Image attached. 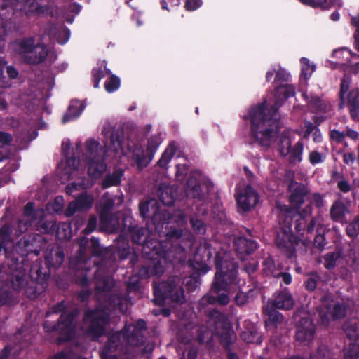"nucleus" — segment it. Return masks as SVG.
<instances>
[{"label": "nucleus", "instance_id": "nucleus-1", "mask_svg": "<svg viewBox=\"0 0 359 359\" xmlns=\"http://www.w3.org/2000/svg\"><path fill=\"white\" fill-rule=\"evenodd\" d=\"M229 256L216 257L217 271L215 280L210 291V294L202 299L203 302L215 304L218 302L222 305L227 304L229 295L238 290L236 282V271L233 262L228 259Z\"/></svg>", "mask_w": 359, "mask_h": 359}, {"label": "nucleus", "instance_id": "nucleus-2", "mask_svg": "<svg viewBox=\"0 0 359 359\" xmlns=\"http://www.w3.org/2000/svg\"><path fill=\"white\" fill-rule=\"evenodd\" d=\"M213 334L220 336L222 343L226 346L231 343L235 338L229 322L218 311H214L211 314L205 326L186 328L178 334L177 337L184 344L189 343L194 337H196L199 342L204 343L208 342Z\"/></svg>", "mask_w": 359, "mask_h": 359}, {"label": "nucleus", "instance_id": "nucleus-3", "mask_svg": "<svg viewBox=\"0 0 359 359\" xmlns=\"http://www.w3.org/2000/svg\"><path fill=\"white\" fill-rule=\"evenodd\" d=\"M249 116L255 138L262 146L269 147L274 142L278 131L279 116L276 108H271L268 116L265 114L264 103L252 109Z\"/></svg>", "mask_w": 359, "mask_h": 359}, {"label": "nucleus", "instance_id": "nucleus-4", "mask_svg": "<svg viewBox=\"0 0 359 359\" xmlns=\"http://www.w3.org/2000/svg\"><path fill=\"white\" fill-rule=\"evenodd\" d=\"M13 48L22 60L29 64H38L45 60L48 55L46 47L43 44H35L32 38L15 42Z\"/></svg>", "mask_w": 359, "mask_h": 359}, {"label": "nucleus", "instance_id": "nucleus-5", "mask_svg": "<svg viewBox=\"0 0 359 359\" xmlns=\"http://www.w3.org/2000/svg\"><path fill=\"white\" fill-rule=\"evenodd\" d=\"M104 153L95 140H90L86 142L85 161L88 163V173L90 177L98 178L105 171L107 166L103 160Z\"/></svg>", "mask_w": 359, "mask_h": 359}, {"label": "nucleus", "instance_id": "nucleus-6", "mask_svg": "<svg viewBox=\"0 0 359 359\" xmlns=\"http://www.w3.org/2000/svg\"><path fill=\"white\" fill-rule=\"evenodd\" d=\"M180 282L179 278H173L168 283H161L156 286L154 302L156 304H161L163 301L170 297L172 302L182 303L184 296Z\"/></svg>", "mask_w": 359, "mask_h": 359}, {"label": "nucleus", "instance_id": "nucleus-7", "mask_svg": "<svg viewBox=\"0 0 359 359\" xmlns=\"http://www.w3.org/2000/svg\"><path fill=\"white\" fill-rule=\"evenodd\" d=\"M109 313L96 309L87 311L84 318L83 329L92 337H97L104 333L105 325L108 323Z\"/></svg>", "mask_w": 359, "mask_h": 359}, {"label": "nucleus", "instance_id": "nucleus-8", "mask_svg": "<svg viewBox=\"0 0 359 359\" xmlns=\"http://www.w3.org/2000/svg\"><path fill=\"white\" fill-rule=\"evenodd\" d=\"M300 319L297 325L296 339L302 344H310L314 336L313 315L306 311L299 312Z\"/></svg>", "mask_w": 359, "mask_h": 359}, {"label": "nucleus", "instance_id": "nucleus-9", "mask_svg": "<svg viewBox=\"0 0 359 359\" xmlns=\"http://www.w3.org/2000/svg\"><path fill=\"white\" fill-rule=\"evenodd\" d=\"M235 198L238 206L243 211H249L256 205L258 201V194L250 185L238 187Z\"/></svg>", "mask_w": 359, "mask_h": 359}, {"label": "nucleus", "instance_id": "nucleus-10", "mask_svg": "<svg viewBox=\"0 0 359 359\" xmlns=\"http://www.w3.org/2000/svg\"><path fill=\"white\" fill-rule=\"evenodd\" d=\"M297 241L290 226L283 228L277 234L276 245L287 257H291L294 251Z\"/></svg>", "mask_w": 359, "mask_h": 359}, {"label": "nucleus", "instance_id": "nucleus-11", "mask_svg": "<svg viewBox=\"0 0 359 359\" xmlns=\"http://www.w3.org/2000/svg\"><path fill=\"white\" fill-rule=\"evenodd\" d=\"M146 323L144 320H140L137 321L136 325L126 326L123 330L118 334L116 337L124 338L128 344L133 346H137L142 343L143 337L142 331L145 330Z\"/></svg>", "mask_w": 359, "mask_h": 359}, {"label": "nucleus", "instance_id": "nucleus-12", "mask_svg": "<svg viewBox=\"0 0 359 359\" xmlns=\"http://www.w3.org/2000/svg\"><path fill=\"white\" fill-rule=\"evenodd\" d=\"M160 143L158 137H152L148 142L145 152H142L140 149H137L133 152V158L139 168L145 167L152 160Z\"/></svg>", "mask_w": 359, "mask_h": 359}, {"label": "nucleus", "instance_id": "nucleus-13", "mask_svg": "<svg viewBox=\"0 0 359 359\" xmlns=\"http://www.w3.org/2000/svg\"><path fill=\"white\" fill-rule=\"evenodd\" d=\"M290 139L287 136L281 137L278 144L280 154L283 156L290 154V160L294 163L299 161L301 159L300 156L302 151V143L298 142L296 144L292 149H290Z\"/></svg>", "mask_w": 359, "mask_h": 359}, {"label": "nucleus", "instance_id": "nucleus-14", "mask_svg": "<svg viewBox=\"0 0 359 359\" xmlns=\"http://www.w3.org/2000/svg\"><path fill=\"white\" fill-rule=\"evenodd\" d=\"M327 311L325 313L320 312L321 323L327 325L329 324L330 318L333 320L344 318L346 315L347 307L344 304L336 303L334 305L328 304L326 306Z\"/></svg>", "mask_w": 359, "mask_h": 359}, {"label": "nucleus", "instance_id": "nucleus-15", "mask_svg": "<svg viewBox=\"0 0 359 359\" xmlns=\"http://www.w3.org/2000/svg\"><path fill=\"white\" fill-rule=\"evenodd\" d=\"M77 313L76 311H72L70 313H62L60 316L57 330L62 335V341H67L72 338L74 332V325H73V317Z\"/></svg>", "mask_w": 359, "mask_h": 359}, {"label": "nucleus", "instance_id": "nucleus-16", "mask_svg": "<svg viewBox=\"0 0 359 359\" xmlns=\"http://www.w3.org/2000/svg\"><path fill=\"white\" fill-rule=\"evenodd\" d=\"M93 202L92 196L81 194L75 201L69 203L68 207L65 210V215L71 217L74 215L77 211L86 210L91 208Z\"/></svg>", "mask_w": 359, "mask_h": 359}, {"label": "nucleus", "instance_id": "nucleus-17", "mask_svg": "<svg viewBox=\"0 0 359 359\" xmlns=\"http://www.w3.org/2000/svg\"><path fill=\"white\" fill-rule=\"evenodd\" d=\"M291 195L290 202L293 208H299L300 205L308 200L307 189L300 184H292L290 186Z\"/></svg>", "mask_w": 359, "mask_h": 359}, {"label": "nucleus", "instance_id": "nucleus-18", "mask_svg": "<svg viewBox=\"0 0 359 359\" xmlns=\"http://www.w3.org/2000/svg\"><path fill=\"white\" fill-rule=\"evenodd\" d=\"M348 213V207L340 200L335 201L330 208L331 219L336 222L347 223L346 215Z\"/></svg>", "mask_w": 359, "mask_h": 359}, {"label": "nucleus", "instance_id": "nucleus-19", "mask_svg": "<svg viewBox=\"0 0 359 359\" xmlns=\"http://www.w3.org/2000/svg\"><path fill=\"white\" fill-rule=\"evenodd\" d=\"M201 174L198 172H193L190 174L186 185V192L188 197L198 198L201 196V191L198 183Z\"/></svg>", "mask_w": 359, "mask_h": 359}, {"label": "nucleus", "instance_id": "nucleus-20", "mask_svg": "<svg viewBox=\"0 0 359 359\" xmlns=\"http://www.w3.org/2000/svg\"><path fill=\"white\" fill-rule=\"evenodd\" d=\"M331 110V104L316 96V126L322 123L327 117L326 114ZM316 128V141H317V132Z\"/></svg>", "mask_w": 359, "mask_h": 359}, {"label": "nucleus", "instance_id": "nucleus-21", "mask_svg": "<svg viewBox=\"0 0 359 359\" xmlns=\"http://www.w3.org/2000/svg\"><path fill=\"white\" fill-rule=\"evenodd\" d=\"M347 106L351 118L354 121L359 120V89L354 88L348 94Z\"/></svg>", "mask_w": 359, "mask_h": 359}, {"label": "nucleus", "instance_id": "nucleus-22", "mask_svg": "<svg viewBox=\"0 0 359 359\" xmlns=\"http://www.w3.org/2000/svg\"><path fill=\"white\" fill-rule=\"evenodd\" d=\"M272 305L280 309H290L294 306V300L290 293L283 292L275 298Z\"/></svg>", "mask_w": 359, "mask_h": 359}, {"label": "nucleus", "instance_id": "nucleus-23", "mask_svg": "<svg viewBox=\"0 0 359 359\" xmlns=\"http://www.w3.org/2000/svg\"><path fill=\"white\" fill-rule=\"evenodd\" d=\"M295 94L294 88L291 85H283L277 88L276 91V105L280 106L283 102Z\"/></svg>", "mask_w": 359, "mask_h": 359}, {"label": "nucleus", "instance_id": "nucleus-24", "mask_svg": "<svg viewBox=\"0 0 359 359\" xmlns=\"http://www.w3.org/2000/svg\"><path fill=\"white\" fill-rule=\"evenodd\" d=\"M177 146L175 142H170L165 151L163 152L161 158L158 161V164L163 168H166L168 163L175 154Z\"/></svg>", "mask_w": 359, "mask_h": 359}, {"label": "nucleus", "instance_id": "nucleus-25", "mask_svg": "<svg viewBox=\"0 0 359 359\" xmlns=\"http://www.w3.org/2000/svg\"><path fill=\"white\" fill-rule=\"evenodd\" d=\"M78 168V163L74 158H67L65 163L60 164L59 172L62 178L69 180L72 172Z\"/></svg>", "mask_w": 359, "mask_h": 359}, {"label": "nucleus", "instance_id": "nucleus-26", "mask_svg": "<svg viewBox=\"0 0 359 359\" xmlns=\"http://www.w3.org/2000/svg\"><path fill=\"white\" fill-rule=\"evenodd\" d=\"M235 245L236 250L241 253H250L254 251L257 247V243L254 241L248 240L245 238H239L236 240Z\"/></svg>", "mask_w": 359, "mask_h": 359}, {"label": "nucleus", "instance_id": "nucleus-27", "mask_svg": "<svg viewBox=\"0 0 359 359\" xmlns=\"http://www.w3.org/2000/svg\"><path fill=\"white\" fill-rule=\"evenodd\" d=\"M83 107L80 102L74 100L72 101L68 108V111L62 117V123H65L67 121L76 118L83 111Z\"/></svg>", "mask_w": 359, "mask_h": 359}, {"label": "nucleus", "instance_id": "nucleus-28", "mask_svg": "<svg viewBox=\"0 0 359 359\" xmlns=\"http://www.w3.org/2000/svg\"><path fill=\"white\" fill-rule=\"evenodd\" d=\"M344 330L348 339L357 340L359 338V325L357 323L347 322L344 325Z\"/></svg>", "mask_w": 359, "mask_h": 359}, {"label": "nucleus", "instance_id": "nucleus-29", "mask_svg": "<svg viewBox=\"0 0 359 359\" xmlns=\"http://www.w3.org/2000/svg\"><path fill=\"white\" fill-rule=\"evenodd\" d=\"M123 172L121 170L114 171L111 175H107L102 182L104 188L118 185L121 182Z\"/></svg>", "mask_w": 359, "mask_h": 359}, {"label": "nucleus", "instance_id": "nucleus-30", "mask_svg": "<svg viewBox=\"0 0 359 359\" xmlns=\"http://www.w3.org/2000/svg\"><path fill=\"white\" fill-rule=\"evenodd\" d=\"M242 339L247 343H261L262 340L257 330L254 327L251 330H248L241 333Z\"/></svg>", "mask_w": 359, "mask_h": 359}, {"label": "nucleus", "instance_id": "nucleus-31", "mask_svg": "<svg viewBox=\"0 0 359 359\" xmlns=\"http://www.w3.org/2000/svg\"><path fill=\"white\" fill-rule=\"evenodd\" d=\"M268 318L266 320V326L274 325L276 327L283 321V316L279 312L275 310L266 311Z\"/></svg>", "mask_w": 359, "mask_h": 359}, {"label": "nucleus", "instance_id": "nucleus-32", "mask_svg": "<svg viewBox=\"0 0 359 359\" xmlns=\"http://www.w3.org/2000/svg\"><path fill=\"white\" fill-rule=\"evenodd\" d=\"M324 266L327 269H332L336 266V262L339 258V254L335 252H328L324 255Z\"/></svg>", "mask_w": 359, "mask_h": 359}, {"label": "nucleus", "instance_id": "nucleus-33", "mask_svg": "<svg viewBox=\"0 0 359 359\" xmlns=\"http://www.w3.org/2000/svg\"><path fill=\"white\" fill-rule=\"evenodd\" d=\"M345 359H358L359 358V344H350L347 351L344 353Z\"/></svg>", "mask_w": 359, "mask_h": 359}, {"label": "nucleus", "instance_id": "nucleus-34", "mask_svg": "<svg viewBox=\"0 0 359 359\" xmlns=\"http://www.w3.org/2000/svg\"><path fill=\"white\" fill-rule=\"evenodd\" d=\"M120 86V80L118 78L112 76L110 80L105 83V89L107 92L111 93L118 89Z\"/></svg>", "mask_w": 359, "mask_h": 359}, {"label": "nucleus", "instance_id": "nucleus-35", "mask_svg": "<svg viewBox=\"0 0 359 359\" xmlns=\"http://www.w3.org/2000/svg\"><path fill=\"white\" fill-rule=\"evenodd\" d=\"M9 296V285L7 283L0 286V306L6 303Z\"/></svg>", "mask_w": 359, "mask_h": 359}, {"label": "nucleus", "instance_id": "nucleus-36", "mask_svg": "<svg viewBox=\"0 0 359 359\" xmlns=\"http://www.w3.org/2000/svg\"><path fill=\"white\" fill-rule=\"evenodd\" d=\"M330 139L334 141L336 143H341L345 138V134L343 132H340L337 130H332L330 133Z\"/></svg>", "mask_w": 359, "mask_h": 359}, {"label": "nucleus", "instance_id": "nucleus-37", "mask_svg": "<svg viewBox=\"0 0 359 359\" xmlns=\"http://www.w3.org/2000/svg\"><path fill=\"white\" fill-rule=\"evenodd\" d=\"M327 242L324 233H318L316 234V248L323 250L325 248Z\"/></svg>", "mask_w": 359, "mask_h": 359}, {"label": "nucleus", "instance_id": "nucleus-38", "mask_svg": "<svg viewBox=\"0 0 359 359\" xmlns=\"http://www.w3.org/2000/svg\"><path fill=\"white\" fill-rule=\"evenodd\" d=\"M191 223L194 230L196 232H197L200 234H203L205 233V226L201 220L192 219L191 220Z\"/></svg>", "mask_w": 359, "mask_h": 359}, {"label": "nucleus", "instance_id": "nucleus-39", "mask_svg": "<svg viewBox=\"0 0 359 359\" xmlns=\"http://www.w3.org/2000/svg\"><path fill=\"white\" fill-rule=\"evenodd\" d=\"M113 280L110 278L100 280L97 282V287L101 290H107L113 285Z\"/></svg>", "mask_w": 359, "mask_h": 359}, {"label": "nucleus", "instance_id": "nucleus-40", "mask_svg": "<svg viewBox=\"0 0 359 359\" xmlns=\"http://www.w3.org/2000/svg\"><path fill=\"white\" fill-rule=\"evenodd\" d=\"M333 5L332 0H316V8H320L322 10H328Z\"/></svg>", "mask_w": 359, "mask_h": 359}, {"label": "nucleus", "instance_id": "nucleus-41", "mask_svg": "<svg viewBox=\"0 0 359 359\" xmlns=\"http://www.w3.org/2000/svg\"><path fill=\"white\" fill-rule=\"evenodd\" d=\"M348 90H349V83L344 78L341 82L340 91H339V98L341 102H344L345 95L348 91Z\"/></svg>", "mask_w": 359, "mask_h": 359}, {"label": "nucleus", "instance_id": "nucleus-42", "mask_svg": "<svg viewBox=\"0 0 359 359\" xmlns=\"http://www.w3.org/2000/svg\"><path fill=\"white\" fill-rule=\"evenodd\" d=\"M337 188L344 193H348L351 189V184L346 180L339 181L337 182Z\"/></svg>", "mask_w": 359, "mask_h": 359}, {"label": "nucleus", "instance_id": "nucleus-43", "mask_svg": "<svg viewBox=\"0 0 359 359\" xmlns=\"http://www.w3.org/2000/svg\"><path fill=\"white\" fill-rule=\"evenodd\" d=\"M97 226V219L95 217H91L88 222L86 228L84 229L86 233H90L95 229Z\"/></svg>", "mask_w": 359, "mask_h": 359}, {"label": "nucleus", "instance_id": "nucleus-44", "mask_svg": "<svg viewBox=\"0 0 359 359\" xmlns=\"http://www.w3.org/2000/svg\"><path fill=\"white\" fill-rule=\"evenodd\" d=\"M187 167L185 165H178L177 166L176 177L179 181L184 180V175L187 173Z\"/></svg>", "mask_w": 359, "mask_h": 359}, {"label": "nucleus", "instance_id": "nucleus-45", "mask_svg": "<svg viewBox=\"0 0 359 359\" xmlns=\"http://www.w3.org/2000/svg\"><path fill=\"white\" fill-rule=\"evenodd\" d=\"M201 5V0H187L185 6L187 10L194 11Z\"/></svg>", "mask_w": 359, "mask_h": 359}, {"label": "nucleus", "instance_id": "nucleus-46", "mask_svg": "<svg viewBox=\"0 0 359 359\" xmlns=\"http://www.w3.org/2000/svg\"><path fill=\"white\" fill-rule=\"evenodd\" d=\"M248 300V297L244 292H238L236 294L235 301L238 305H243Z\"/></svg>", "mask_w": 359, "mask_h": 359}, {"label": "nucleus", "instance_id": "nucleus-47", "mask_svg": "<svg viewBox=\"0 0 359 359\" xmlns=\"http://www.w3.org/2000/svg\"><path fill=\"white\" fill-rule=\"evenodd\" d=\"M93 77H94V81H95L94 86L95 88H97L99 86L100 80L102 77V71L100 68L94 69L93 70Z\"/></svg>", "mask_w": 359, "mask_h": 359}, {"label": "nucleus", "instance_id": "nucleus-48", "mask_svg": "<svg viewBox=\"0 0 359 359\" xmlns=\"http://www.w3.org/2000/svg\"><path fill=\"white\" fill-rule=\"evenodd\" d=\"M55 228V224L53 222H47L41 226V231L44 233H50Z\"/></svg>", "mask_w": 359, "mask_h": 359}, {"label": "nucleus", "instance_id": "nucleus-49", "mask_svg": "<svg viewBox=\"0 0 359 359\" xmlns=\"http://www.w3.org/2000/svg\"><path fill=\"white\" fill-rule=\"evenodd\" d=\"M154 273L156 275H161L164 271V266H163L161 261L156 262L153 267Z\"/></svg>", "mask_w": 359, "mask_h": 359}, {"label": "nucleus", "instance_id": "nucleus-50", "mask_svg": "<svg viewBox=\"0 0 359 359\" xmlns=\"http://www.w3.org/2000/svg\"><path fill=\"white\" fill-rule=\"evenodd\" d=\"M355 156L353 153H346L343 156V161L346 165H351L354 163Z\"/></svg>", "mask_w": 359, "mask_h": 359}, {"label": "nucleus", "instance_id": "nucleus-51", "mask_svg": "<svg viewBox=\"0 0 359 359\" xmlns=\"http://www.w3.org/2000/svg\"><path fill=\"white\" fill-rule=\"evenodd\" d=\"M12 137L6 133H0V142L2 144H8L11 142Z\"/></svg>", "mask_w": 359, "mask_h": 359}, {"label": "nucleus", "instance_id": "nucleus-52", "mask_svg": "<svg viewBox=\"0 0 359 359\" xmlns=\"http://www.w3.org/2000/svg\"><path fill=\"white\" fill-rule=\"evenodd\" d=\"M4 67V63L2 61H0V88H6L9 86L8 83H6L2 77L3 69Z\"/></svg>", "mask_w": 359, "mask_h": 359}, {"label": "nucleus", "instance_id": "nucleus-53", "mask_svg": "<svg viewBox=\"0 0 359 359\" xmlns=\"http://www.w3.org/2000/svg\"><path fill=\"white\" fill-rule=\"evenodd\" d=\"M312 210H313V208H312V206L310 203L305 209H303L299 212V214L302 217H306L311 215Z\"/></svg>", "mask_w": 359, "mask_h": 359}, {"label": "nucleus", "instance_id": "nucleus-54", "mask_svg": "<svg viewBox=\"0 0 359 359\" xmlns=\"http://www.w3.org/2000/svg\"><path fill=\"white\" fill-rule=\"evenodd\" d=\"M164 194L167 195V193L162 192L161 195V202L165 205H170L172 203V198L168 196L164 197Z\"/></svg>", "mask_w": 359, "mask_h": 359}, {"label": "nucleus", "instance_id": "nucleus-55", "mask_svg": "<svg viewBox=\"0 0 359 359\" xmlns=\"http://www.w3.org/2000/svg\"><path fill=\"white\" fill-rule=\"evenodd\" d=\"M6 72H7L8 76L11 79H15L18 76V72L16 71V69L15 68H13L12 67H8L6 68Z\"/></svg>", "mask_w": 359, "mask_h": 359}, {"label": "nucleus", "instance_id": "nucleus-56", "mask_svg": "<svg viewBox=\"0 0 359 359\" xmlns=\"http://www.w3.org/2000/svg\"><path fill=\"white\" fill-rule=\"evenodd\" d=\"M279 276H280L283 279V281L286 284V285H289L290 284L291 281H292V278H291V276L289 274V273H281L278 275Z\"/></svg>", "mask_w": 359, "mask_h": 359}, {"label": "nucleus", "instance_id": "nucleus-57", "mask_svg": "<svg viewBox=\"0 0 359 359\" xmlns=\"http://www.w3.org/2000/svg\"><path fill=\"white\" fill-rule=\"evenodd\" d=\"M356 27V31L354 34L355 38V48L358 52H359V26H355Z\"/></svg>", "mask_w": 359, "mask_h": 359}, {"label": "nucleus", "instance_id": "nucleus-58", "mask_svg": "<svg viewBox=\"0 0 359 359\" xmlns=\"http://www.w3.org/2000/svg\"><path fill=\"white\" fill-rule=\"evenodd\" d=\"M32 212H33V205L32 203H28L26 205V206L25 207V210H24V215L25 216H31V215L32 214Z\"/></svg>", "mask_w": 359, "mask_h": 359}, {"label": "nucleus", "instance_id": "nucleus-59", "mask_svg": "<svg viewBox=\"0 0 359 359\" xmlns=\"http://www.w3.org/2000/svg\"><path fill=\"white\" fill-rule=\"evenodd\" d=\"M346 135L352 140H356L358 137V132H356L352 129H348L346 131V134L345 135V136Z\"/></svg>", "mask_w": 359, "mask_h": 359}, {"label": "nucleus", "instance_id": "nucleus-60", "mask_svg": "<svg viewBox=\"0 0 359 359\" xmlns=\"http://www.w3.org/2000/svg\"><path fill=\"white\" fill-rule=\"evenodd\" d=\"M167 236L169 237V238H179L182 236V232L179 231L177 230L171 231L170 232L168 233Z\"/></svg>", "mask_w": 359, "mask_h": 359}, {"label": "nucleus", "instance_id": "nucleus-61", "mask_svg": "<svg viewBox=\"0 0 359 359\" xmlns=\"http://www.w3.org/2000/svg\"><path fill=\"white\" fill-rule=\"evenodd\" d=\"M301 62L302 64V74H304L305 76H306V71L308 70V60H306V58H302Z\"/></svg>", "mask_w": 359, "mask_h": 359}, {"label": "nucleus", "instance_id": "nucleus-62", "mask_svg": "<svg viewBox=\"0 0 359 359\" xmlns=\"http://www.w3.org/2000/svg\"><path fill=\"white\" fill-rule=\"evenodd\" d=\"M140 211L143 217H146L147 212L148 211V205L146 203L140 205Z\"/></svg>", "mask_w": 359, "mask_h": 359}, {"label": "nucleus", "instance_id": "nucleus-63", "mask_svg": "<svg viewBox=\"0 0 359 359\" xmlns=\"http://www.w3.org/2000/svg\"><path fill=\"white\" fill-rule=\"evenodd\" d=\"M325 159V155L316 151V164L322 163Z\"/></svg>", "mask_w": 359, "mask_h": 359}, {"label": "nucleus", "instance_id": "nucleus-64", "mask_svg": "<svg viewBox=\"0 0 359 359\" xmlns=\"http://www.w3.org/2000/svg\"><path fill=\"white\" fill-rule=\"evenodd\" d=\"M306 287L310 291H313L314 290V280L312 278H310L306 283Z\"/></svg>", "mask_w": 359, "mask_h": 359}]
</instances>
